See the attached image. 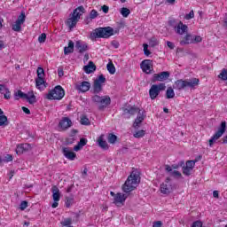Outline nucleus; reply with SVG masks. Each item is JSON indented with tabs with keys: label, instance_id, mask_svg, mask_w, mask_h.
Returning a JSON list of instances; mask_svg holds the SVG:
<instances>
[{
	"label": "nucleus",
	"instance_id": "obj_11",
	"mask_svg": "<svg viewBox=\"0 0 227 227\" xmlns=\"http://www.w3.org/2000/svg\"><path fill=\"white\" fill-rule=\"evenodd\" d=\"M169 79V72L163 71L159 74H154L152 78V82H164Z\"/></svg>",
	"mask_w": 227,
	"mask_h": 227
},
{
	"label": "nucleus",
	"instance_id": "obj_41",
	"mask_svg": "<svg viewBox=\"0 0 227 227\" xmlns=\"http://www.w3.org/2000/svg\"><path fill=\"white\" fill-rule=\"evenodd\" d=\"M196 162H198V160H187L186 161V168H190V169H194V166H196Z\"/></svg>",
	"mask_w": 227,
	"mask_h": 227
},
{
	"label": "nucleus",
	"instance_id": "obj_51",
	"mask_svg": "<svg viewBox=\"0 0 227 227\" xmlns=\"http://www.w3.org/2000/svg\"><path fill=\"white\" fill-rule=\"evenodd\" d=\"M27 207V201H26V200L21 201V203L20 205V208L21 210H26Z\"/></svg>",
	"mask_w": 227,
	"mask_h": 227
},
{
	"label": "nucleus",
	"instance_id": "obj_49",
	"mask_svg": "<svg viewBox=\"0 0 227 227\" xmlns=\"http://www.w3.org/2000/svg\"><path fill=\"white\" fill-rule=\"evenodd\" d=\"M12 97V93L10 92L9 89H5V93L4 95V98H5L6 100H10Z\"/></svg>",
	"mask_w": 227,
	"mask_h": 227
},
{
	"label": "nucleus",
	"instance_id": "obj_48",
	"mask_svg": "<svg viewBox=\"0 0 227 227\" xmlns=\"http://www.w3.org/2000/svg\"><path fill=\"white\" fill-rule=\"evenodd\" d=\"M144 53H145V56H150V54H152L150 50H148V44L146 43H144Z\"/></svg>",
	"mask_w": 227,
	"mask_h": 227
},
{
	"label": "nucleus",
	"instance_id": "obj_34",
	"mask_svg": "<svg viewBox=\"0 0 227 227\" xmlns=\"http://www.w3.org/2000/svg\"><path fill=\"white\" fill-rule=\"evenodd\" d=\"M80 123L81 125H86V126L91 125L90 119L84 115L81 117Z\"/></svg>",
	"mask_w": 227,
	"mask_h": 227
},
{
	"label": "nucleus",
	"instance_id": "obj_27",
	"mask_svg": "<svg viewBox=\"0 0 227 227\" xmlns=\"http://www.w3.org/2000/svg\"><path fill=\"white\" fill-rule=\"evenodd\" d=\"M35 86L37 90H45V80L42 77H37L35 79Z\"/></svg>",
	"mask_w": 227,
	"mask_h": 227
},
{
	"label": "nucleus",
	"instance_id": "obj_6",
	"mask_svg": "<svg viewBox=\"0 0 227 227\" xmlns=\"http://www.w3.org/2000/svg\"><path fill=\"white\" fill-rule=\"evenodd\" d=\"M65 97V90L60 85H57L53 90H50L46 96L48 100H61Z\"/></svg>",
	"mask_w": 227,
	"mask_h": 227
},
{
	"label": "nucleus",
	"instance_id": "obj_10",
	"mask_svg": "<svg viewBox=\"0 0 227 227\" xmlns=\"http://www.w3.org/2000/svg\"><path fill=\"white\" fill-rule=\"evenodd\" d=\"M106 82V76L100 74L93 83V93L98 95L102 91V85Z\"/></svg>",
	"mask_w": 227,
	"mask_h": 227
},
{
	"label": "nucleus",
	"instance_id": "obj_45",
	"mask_svg": "<svg viewBox=\"0 0 227 227\" xmlns=\"http://www.w3.org/2000/svg\"><path fill=\"white\" fill-rule=\"evenodd\" d=\"M98 17V12L97 10H92L90 13V19L93 20V19H97Z\"/></svg>",
	"mask_w": 227,
	"mask_h": 227
},
{
	"label": "nucleus",
	"instance_id": "obj_9",
	"mask_svg": "<svg viewBox=\"0 0 227 227\" xmlns=\"http://www.w3.org/2000/svg\"><path fill=\"white\" fill-rule=\"evenodd\" d=\"M26 22V12L22 11L20 15L18 17L17 20L12 25V31L16 33H20L22 31V24Z\"/></svg>",
	"mask_w": 227,
	"mask_h": 227
},
{
	"label": "nucleus",
	"instance_id": "obj_15",
	"mask_svg": "<svg viewBox=\"0 0 227 227\" xmlns=\"http://www.w3.org/2000/svg\"><path fill=\"white\" fill-rule=\"evenodd\" d=\"M73 123L70 118L63 117L59 123V128L60 129V130H67V129H70Z\"/></svg>",
	"mask_w": 227,
	"mask_h": 227
},
{
	"label": "nucleus",
	"instance_id": "obj_60",
	"mask_svg": "<svg viewBox=\"0 0 227 227\" xmlns=\"http://www.w3.org/2000/svg\"><path fill=\"white\" fill-rule=\"evenodd\" d=\"M167 45L169 49H175V43H173L172 42L170 41H168L167 42Z\"/></svg>",
	"mask_w": 227,
	"mask_h": 227
},
{
	"label": "nucleus",
	"instance_id": "obj_63",
	"mask_svg": "<svg viewBox=\"0 0 227 227\" xmlns=\"http://www.w3.org/2000/svg\"><path fill=\"white\" fill-rule=\"evenodd\" d=\"M59 205V203H58V201L54 200V202L51 204V207L52 208H58Z\"/></svg>",
	"mask_w": 227,
	"mask_h": 227
},
{
	"label": "nucleus",
	"instance_id": "obj_40",
	"mask_svg": "<svg viewBox=\"0 0 227 227\" xmlns=\"http://www.w3.org/2000/svg\"><path fill=\"white\" fill-rule=\"evenodd\" d=\"M117 139H118V137H116V135L114 134H110L108 136V143H110L111 145H114Z\"/></svg>",
	"mask_w": 227,
	"mask_h": 227
},
{
	"label": "nucleus",
	"instance_id": "obj_4",
	"mask_svg": "<svg viewBox=\"0 0 227 227\" xmlns=\"http://www.w3.org/2000/svg\"><path fill=\"white\" fill-rule=\"evenodd\" d=\"M84 13V7L79 6L74 10L72 16L67 20V26L69 29H74L77 26V22L81 19L82 15Z\"/></svg>",
	"mask_w": 227,
	"mask_h": 227
},
{
	"label": "nucleus",
	"instance_id": "obj_3",
	"mask_svg": "<svg viewBox=\"0 0 227 227\" xmlns=\"http://www.w3.org/2000/svg\"><path fill=\"white\" fill-rule=\"evenodd\" d=\"M111 36H114V28L111 27H100L94 29L90 33V40L95 41L97 38H111Z\"/></svg>",
	"mask_w": 227,
	"mask_h": 227
},
{
	"label": "nucleus",
	"instance_id": "obj_31",
	"mask_svg": "<svg viewBox=\"0 0 227 227\" xmlns=\"http://www.w3.org/2000/svg\"><path fill=\"white\" fill-rule=\"evenodd\" d=\"M166 98H175V90L172 87H168L166 91Z\"/></svg>",
	"mask_w": 227,
	"mask_h": 227
},
{
	"label": "nucleus",
	"instance_id": "obj_59",
	"mask_svg": "<svg viewBox=\"0 0 227 227\" xmlns=\"http://www.w3.org/2000/svg\"><path fill=\"white\" fill-rule=\"evenodd\" d=\"M202 38L200 35H196L193 39V42H196L197 43H200L201 42Z\"/></svg>",
	"mask_w": 227,
	"mask_h": 227
},
{
	"label": "nucleus",
	"instance_id": "obj_18",
	"mask_svg": "<svg viewBox=\"0 0 227 227\" xmlns=\"http://www.w3.org/2000/svg\"><path fill=\"white\" fill-rule=\"evenodd\" d=\"M91 88V83L90 82H82L79 84H76V90L78 91H81L82 93H86V91H90V89Z\"/></svg>",
	"mask_w": 227,
	"mask_h": 227
},
{
	"label": "nucleus",
	"instance_id": "obj_52",
	"mask_svg": "<svg viewBox=\"0 0 227 227\" xmlns=\"http://www.w3.org/2000/svg\"><path fill=\"white\" fill-rule=\"evenodd\" d=\"M150 45H151V47H155V46L159 45V43L157 42V39L152 38L150 40Z\"/></svg>",
	"mask_w": 227,
	"mask_h": 227
},
{
	"label": "nucleus",
	"instance_id": "obj_7",
	"mask_svg": "<svg viewBox=\"0 0 227 227\" xmlns=\"http://www.w3.org/2000/svg\"><path fill=\"white\" fill-rule=\"evenodd\" d=\"M166 90V83L153 84L149 90V97L151 100H155L160 95V91Z\"/></svg>",
	"mask_w": 227,
	"mask_h": 227
},
{
	"label": "nucleus",
	"instance_id": "obj_22",
	"mask_svg": "<svg viewBox=\"0 0 227 227\" xmlns=\"http://www.w3.org/2000/svg\"><path fill=\"white\" fill-rule=\"evenodd\" d=\"M165 169L167 173H169L171 176H174V178H182V173L177 170H173L171 166L166 165Z\"/></svg>",
	"mask_w": 227,
	"mask_h": 227
},
{
	"label": "nucleus",
	"instance_id": "obj_26",
	"mask_svg": "<svg viewBox=\"0 0 227 227\" xmlns=\"http://www.w3.org/2000/svg\"><path fill=\"white\" fill-rule=\"evenodd\" d=\"M98 145L103 150H108L109 149V145H107V142L106 140H104V135H101L98 138Z\"/></svg>",
	"mask_w": 227,
	"mask_h": 227
},
{
	"label": "nucleus",
	"instance_id": "obj_62",
	"mask_svg": "<svg viewBox=\"0 0 227 227\" xmlns=\"http://www.w3.org/2000/svg\"><path fill=\"white\" fill-rule=\"evenodd\" d=\"M14 175H15V170H11V172L9 174V180H12V178H13Z\"/></svg>",
	"mask_w": 227,
	"mask_h": 227
},
{
	"label": "nucleus",
	"instance_id": "obj_56",
	"mask_svg": "<svg viewBox=\"0 0 227 227\" xmlns=\"http://www.w3.org/2000/svg\"><path fill=\"white\" fill-rule=\"evenodd\" d=\"M111 44L114 49H118L120 47V43H118V41H112Z\"/></svg>",
	"mask_w": 227,
	"mask_h": 227
},
{
	"label": "nucleus",
	"instance_id": "obj_19",
	"mask_svg": "<svg viewBox=\"0 0 227 227\" xmlns=\"http://www.w3.org/2000/svg\"><path fill=\"white\" fill-rule=\"evenodd\" d=\"M161 194H171L173 192V186L171 184H161L160 186Z\"/></svg>",
	"mask_w": 227,
	"mask_h": 227
},
{
	"label": "nucleus",
	"instance_id": "obj_55",
	"mask_svg": "<svg viewBox=\"0 0 227 227\" xmlns=\"http://www.w3.org/2000/svg\"><path fill=\"white\" fill-rule=\"evenodd\" d=\"M101 10H102V12H103L104 13H109V6H107V5H103V6L101 7Z\"/></svg>",
	"mask_w": 227,
	"mask_h": 227
},
{
	"label": "nucleus",
	"instance_id": "obj_21",
	"mask_svg": "<svg viewBox=\"0 0 227 227\" xmlns=\"http://www.w3.org/2000/svg\"><path fill=\"white\" fill-rule=\"evenodd\" d=\"M179 43L180 45L194 43V38H192V35L186 33L185 36L180 40Z\"/></svg>",
	"mask_w": 227,
	"mask_h": 227
},
{
	"label": "nucleus",
	"instance_id": "obj_14",
	"mask_svg": "<svg viewBox=\"0 0 227 227\" xmlns=\"http://www.w3.org/2000/svg\"><path fill=\"white\" fill-rule=\"evenodd\" d=\"M174 30L177 35H185L189 31V27L187 25L184 24V22L179 21L177 25L175 26Z\"/></svg>",
	"mask_w": 227,
	"mask_h": 227
},
{
	"label": "nucleus",
	"instance_id": "obj_12",
	"mask_svg": "<svg viewBox=\"0 0 227 227\" xmlns=\"http://www.w3.org/2000/svg\"><path fill=\"white\" fill-rule=\"evenodd\" d=\"M127 198H129V193L118 192L114 198V203L117 207H121V205H123L127 200Z\"/></svg>",
	"mask_w": 227,
	"mask_h": 227
},
{
	"label": "nucleus",
	"instance_id": "obj_46",
	"mask_svg": "<svg viewBox=\"0 0 227 227\" xmlns=\"http://www.w3.org/2000/svg\"><path fill=\"white\" fill-rule=\"evenodd\" d=\"M44 75H45V71L43 70V67H38L37 68V77L43 78Z\"/></svg>",
	"mask_w": 227,
	"mask_h": 227
},
{
	"label": "nucleus",
	"instance_id": "obj_29",
	"mask_svg": "<svg viewBox=\"0 0 227 227\" xmlns=\"http://www.w3.org/2000/svg\"><path fill=\"white\" fill-rule=\"evenodd\" d=\"M72 52H74V42L69 41L68 46L64 47V54H65V56H67V54H72Z\"/></svg>",
	"mask_w": 227,
	"mask_h": 227
},
{
	"label": "nucleus",
	"instance_id": "obj_32",
	"mask_svg": "<svg viewBox=\"0 0 227 227\" xmlns=\"http://www.w3.org/2000/svg\"><path fill=\"white\" fill-rule=\"evenodd\" d=\"M15 100H19V98H27V94L22 92V90H18V93H15L14 96Z\"/></svg>",
	"mask_w": 227,
	"mask_h": 227
},
{
	"label": "nucleus",
	"instance_id": "obj_50",
	"mask_svg": "<svg viewBox=\"0 0 227 227\" xmlns=\"http://www.w3.org/2000/svg\"><path fill=\"white\" fill-rule=\"evenodd\" d=\"M74 142H75L74 137H71L66 139V145H74Z\"/></svg>",
	"mask_w": 227,
	"mask_h": 227
},
{
	"label": "nucleus",
	"instance_id": "obj_20",
	"mask_svg": "<svg viewBox=\"0 0 227 227\" xmlns=\"http://www.w3.org/2000/svg\"><path fill=\"white\" fill-rule=\"evenodd\" d=\"M123 115L127 116V114H129V116H134V114L139 113V108L136 106H128L127 108H122Z\"/></svg>",
	"mask_w": 227,
	"mask_h": 227
},
{
	"label": "nucleus",
	"instance_id": "obj_1",
	"mask_svg": "<svg viewBox=\"0 0 227 227\" xmlns=\"http://www.w3.org/2000/svg\"><path fill=\"white\" fill-rule=\"evenodd\" d=\"M141 177L139 176V173L136 171H132L131 174L128 176L125 183L122 184L121 190L126 194H130L132 191H134L137 185H139V182Z\"/></svg>",
	"mask_w": 227,
	"mask_h": 227
},
{
	"label": "nucleus",
	"instance_id": "obj_38",
	"mask_svg": "<svg viewBox=\"0 0 227 227\" xmlns=\"http://www.w3.org/2000/svg\"><path fill=\"white\" fill-rule=\"evenodd\" d=\"M3 125H8V117L6 115H0V127Z\"/></svg>",
	"mask_w": 227,
	"mask_h": 227
},
{
	"label": "nucleus",
	"instance_id": "obj_25",
	"mask_svg": "<svg viewBox=\"0 0 227 227\" xmlns=\"http://www.w3.org/2000/svg\"><path fill=\"white\" fill-rule=\"evenodd\" d=\"M51 192H52V198L54 201H59L61 199V193H59V188L57 186H53L51 188Z\"/></svg>",
	"mask_w": 227,
	"mask_h": 227
},
{
	"label": "nucleus",
	"instance_id": "obj_39",
	"mask_svg": "<svg viewBox=\"0 0 227 227\" xmlns=\"http://www.w3.org/2000/svg\"><path fill=\"white\" fill-rule=\"evenodd\" d=\"M145 118V111L139 110L136 120L140 121H144Z\"/></svg>",
	"mask_w": 227,
	"mask_h": 227
},
{
	"label": "nucleus",
	"instance_id": "obj_17",
	"mask_svg": "<svg viewBox=\"0 0 227 227\" xmlns=\"http://www.w3.org/2000/svg\"><path fill=\"white\" fill-rule=\"evenodd\" d=\"M75 49L80 54H84V52H86L90 47L88 46V43L79 40L75 42Z\"/></svg>",
	"mask_w": 227,
	"mask_h": 227
},
{
	"label": "nucleus",
	"instance_id": "obj_8",
	"mask_svg": "<svg viewBox=\"0 0 227 227\" xmlns=\"http://www.w3.org/2000/svg\"><path fill=\"white\" fill-rule=\"evenodd\" d=\"M226 132V121H223L220 125L218 130L215 133V135L209 139V146H214V143L217 141L220 137H223V134Z\"/></svg>",
	"mask_w": 227,
	"mask_h": 227
},
{
	"label": "nucleus",
	"instance_id": "obj_42",
	"mask_svg": "<svg viewBox=\"0 0 227 227\" xmlns=\"http://www.w3.org/2000/svg\"><path fill=\"white\" fill-rule=\"evenodd\" d=\"M145 134H146V132L143 129L137 131L136 133H134V137H137V139H139V137H144Z\"/></svg>",
	"mask_w": 227,
	"mask_h": 227
},
{
	"label": "nucleus",
	"instance_id": "obj_33",
	"mask_svg": "<svg viewBox=\"0 0 227 227\" xmlns=\"http://www.w3.org/2000/svg\"><path fill=\"white\" fill-rule=\"evenodd\" d=\"M120 13L122 15V17L127 18L129 15H130V10L127 7H122L120 11Z\"/></svg>",
	"mask_w": 227,
	"mask_h": 227
},
{
	"label": "nucleus",
	"instance_id": "obj_54",
	"mask_svg": "<svg viewBox=\"0 0 227 227\" xmlns=\"http://www.w3.org/2000/svg\"><path fill=\"white\" fill-rule=\"evenodd\" d=\"M58 75L59 77H63L65 75V72L63 71L62 67H59Z\"/></svg>",
	"mask_w": 227,
	"mask_h": 227
},
{
	"label": "nucleus",
	"instance_id": "obj_30",
	"mask_svg": "<svg viewBox=\"0 0 227 227\" xmlns=\"http://www.w3.org/2000/svg\"><path fill=\"white\" fill-rule=\"evenodd\" d=\"M106 69L111 74V75H114V74H116V67H114V64L113 62H109L106 65Z\"/></svg>",
	"mask_w": 227,
	"mask_h": 227
},
{
	"label": "nucleus",
	"instance_id": "obj_24",
	"mask_svg": "<svg viewBox=\"0 0 227 227\" xmlns=\"http://www.w3.org/2000/svg\"><path fill=\"white\" fill-rule=\"evenodd\" d=\"M83 70L86 74H93L97 70V66H95L93 61H90L87 66L83 67Z\"/></svg>",
	"mask_w": 227,
	"mask_h": 227
},
{
	"label": "nucleus",
	"instance_id": "obj_44",
	"mask_svg": "<svg viewBox=\"0 0 227 227\" xmlns=\"http://www.w3.org/2000/svg\"><path fill=\"white\" fill-rule=\"evenodd\" d=\"M45 40H47V35L45 33H43L38 37L39 43H44Z\"/></svg>",
	"mask_w": 227,
	"mask_h": 227
},
{
	"label": "nucleus",
	"instance_id": "obj_58",
	"mask_svg": "<svg viewBox=\"0 0 227 227\" xmlns=\"http://www.w3.org/2000/svg\"><path fill=\"white\" fill-rule=\"evenodd\" d=\"M153 227H162V222L160 221L154 222Z\"/></svg>",
	"mask_w": 227,
	"mask_h": 227
},
{
	"label": "nucleus",
	"instance_id": "obj_23",
	"mask_svg": "<svg viewBox=\"0 0 227 227\" xmlns=\"http://www.w3.org/2000/svg\"><path fill=\"white\" fill-rule=\"evenodd\" d=\"M31 150V145L20 144L16 148V153H24V152H29Z\"/></svg>",
	"mask_w": 227,
	"mask_h": 227
},
{
	"label": "nucleus",
	"instance_id": "obj_5",
	"mask_svg": "<svg viewBox=\"0 0 227 227\" xmlns=\"http://www.w3.org/2000/svg\"><path fill=\"white\" fill-rule=\"evenodd\" d=\"M92 102L97 104L98 106L99 111H103V109H106L107 106L111 105V98L109 96H98L95 95L91 98Z\"/></svg>",
	"mask_w": 227,
	"mask_h": 227
},
{
	"label": "nucleus",
	"instance_id": "obj_13",
	"mask_svg": "<svg viewBox=\"0 0 227 227\" xmlns=\"http://www.w3.org/2000/svg\"><path fill=\"white\" fill-rule=\"evenodd\" d=\"M141 69L145 74H152V70L153 67H152V60L145 59L140 64Z\"/></svg>",
	"mask_w": 227,
	"mask_h": 227
},
{
	"label": "nucleus",
	"instance_id": "obj_64",
	"mask_svg": "<svg viewBox=\"0 0 227 227\" xmlns=\"http://www.w3.org/2000/svg\"><path fill=\"white\" fill-rule=\"evenodd\" d=\"M213 197L214 198H219V192L218 191H214L213 192Z\"/></svg>",
	"mask_w": 227,
	"mask_h": 227
},
{
	"label": "nucleus",
	"instance_id": "obj_36",
	"mask_svg": "<svg viewBox=\"0 0 227 227\" xmlns=\"http://www.w3.org/2000/svg\"><path fill=\"white\" fill-rule=\"evenodd\" d=\"M192 173V168H190L189 167H183V175H184L185 176H191Z\"/></svg>",
	"mask_w": 227,
	"mask_h": 227
},
{
	"label": "nucleus",
	"instance_id": "obj_43",
	"mask_svg": "<svg viewBox=\"0 0 227 227\" xmlns=\"http://www.w3.org/2000/svg\"><path fill=\"white\" fill-rule=\"evenodd\" d=\"M60 224H62V226H71L70 224H72V218L64 219V221H62Z\"/></svg>",
	"mask_w": 227,
	"mask_h": 227
},
{
	"label": "nucleus",
	"instance_id": "obj_57",
	"mask_svg": "<svg viewBox=\"0 0 227 227\" xmlns=\"http://www.w3.org/2000/svg\"><path fill=\"white\" fill-rule=\"evenodd\" d=\"M22 111H23V113H25V114H31V111L30 110H28V108L27 107H26V106H22Z\"/></svg>",
	"mask_w": 227,
	"mask_h": 227
},
{
	"label": "nucleus",
	"instance_id": "obj_28",
	"mask_svg": "<svg viewBox=\"0 0 227 227\" xmlns=\"http://www.w3.org/2000/svg\"><path fill=\"white\" fill-rule=\"evenodd\" d=\"M88 145V139L81 138L78 144L74 147V152H79L82 146H86Z\"/></svg>",
	"mask_w": 227,
	"mask_h": 227
},
{
	"label": "nucleus",
	"instance_id": "obj_16",
	"mask_svg": "<svg viewBox=\"0 0 227 227\" xmlns=\"http://www.w3.org/2000/svg\"><path fill=\"white\" fill-rule=\"evenodd\" d=\"M62 153L68 160H75V157H77V154L70 147H62Z\"/></svg>",
	"mask_w": 227,
	"mask_h": 227
},
{
	"label": "nucleus",
	"instance_id": "obj_53",
	"mask_svg": "<svg viewBox=\"0 0 227 227\" xmlns=\"http://www.w3.org/2000/svg\"><path fill=\"white\" fill-rule=\"evenodd\" d=\"M141 123H143L142 121H137V119L135 120L134 123H133V127L135 129H139V125H141Z\"/></svg>",
	"mask_w": 227,
	"mask_h": 227
},
{
	"label": "nucleus",
	"instance_id": "obj_2",
	"mask_svg": "<svg viewBox=\"0 0 227 227\" xmlns=\"http://www.w3.org/2000/svg\"><path fill=\"white\" fill-rule=\"evenodd\" d=\"M196 86H200V79L198 78H191L186 80L179 79L174 82L173 90H176L177 91L187 90V88L194 90Z\"/></svg>",
	"mask_w": 227,
	"mask_h": 227
},
{
	"label": "nucleus",
	"instance_id": "obj_47",
	"mask_svg": "<svg viewBox=\"0 0 227 227\" xmlns=\"http://www.w3.org/2000/svg\"><path fill=\"white\" fill-rule=\"evenodd\" d=\"M186 20H191V19H194V11L192 10L188 14L184 16Z\"/></svg>",
	"mask_w": 227,
	"mask_h": 227
},
{
	"label": "nucleus",
	"instance_id": "obj_37",
	"mask_svg": "<svg viewBox=\"0 0 227 227\" xmlns=\"http://www.w3.org/2000/svg\"><path fill=\"white\" fill-rule=\"evenodd\" d=\"M73 205H74V197H67L66 198L67 208H70Z\"/></svg>",
	"mask_w": 227,
	"mask_h": 227
},
{
	"label": "nucleus",
	"instance_id": "obj_35",
	"mask_svg": "<svg viewBox=\"0 0 227 227\" xmlns=\"http://www.w3.org/2000/svg\"><path fill=\"white\" fill-rule=\"evenodd\" d=\"M26 100H27V102L30 104H36V96H35V94L30 96L27 94Z\"/></svg>",
	"mask_w": 227,
	"mask_h": 227
},
{
	"label": "nucleus",
	"instance_id": "obj_61",
	"mask_svg": "<svg viewBox=\"0 0 227 227\" xmlns=\"http://www.w3.org/2000/svg\"><path fill=\"white\" fill-rule=\"evenodd\" d=\"M5 159H6L7 162H10V161L13 160V156L7 154Z\"/></svg>",
	"mask_w": 227,
	"mask_h": 227
}]
</instances>
